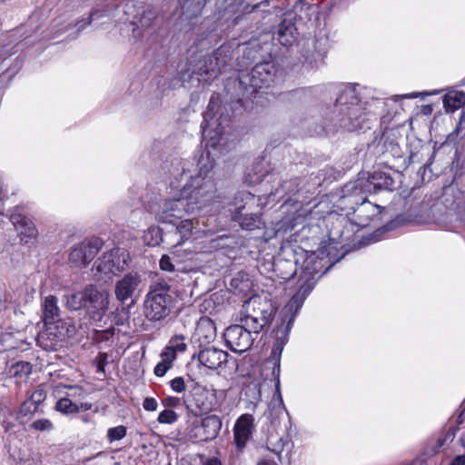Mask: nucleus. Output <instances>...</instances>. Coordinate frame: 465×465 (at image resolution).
<instances>
[{
	"label": "nucleus",
	"mask_w": 465,
	"mask_h": 465,
	"mask_svg": "<svg viewBox=\"0 0 465 465\" xmlns=\"http://www.w3.org/2000/svg\"><path fill=\"white\" fill-rule=\"evenodd\" d=\"M254 431V418L252 414H242L237 420L233 427V441L238 453L243 451L247 442Z\"/></svg>",
	"instance_id": "nucleus-14"
},
{
	"label": "nucleus",
	"mask_w": 465,
	"mask_h": 465,
	"mask_svg": "<svg viewBox=\"0 0 465 465\" xmlns=\"http://www.w3.org/2000/svg\"><path fill=\"white\" fill-rule=\"evenodd\" d=\"M203 465H222V463L218 459L212 458L206 460Z\"/></svg>",
	"instance_id": "nucleus-59"
},
{
	"label": "nucleus",
	"mask_w": 465,
	"mask_h": 465,
	"mask_svg": "<svg viewBox=\"0 0 465 465\" xmlns=\"http://www.w3.org/2000/svg\"><path fill=\"white\" fill-rule=\"evenodd\" d=\"M381 104L374 98L361 104L353 89H346L336 100L337 124L350 132L362 129L365 122L377 114L376 110Z\"/></svg>",
	"instance_id": "nucleus-2"
},
{
	"label": "nucleus",
	"mask_w": 465,
	"mask_h": 465,
	"mask_svg": "<svg viewBox=\"0 0 465 465\" xmlns=\"http://www.w3.org/2000/svg\"><path fill=\"white\" fill-rule=\"evenodd\" d=\"M70 391H71V392L67 393V395L65 397H68V398L74 397V398H75V397H80L83 394V389L81 387H77V386L70 387Z\"/></svg>",
	"instance_id": "nucleus-54"
},
{
	"label": "nucleus",
	"mask_w": 465,
	"mask_h": 465,
	"mask_svg": "<svg viewBox=\"0 0 465 465\" xmlns=\"http://www.w3.org/2000/svg\"><path fill=\"white\" fill-rule=\"evenodd\" d=\"M195 335L201 342L210 343L216 337L214 322L209 317H201L196 325Z\"/></svg>",
	"instance_id": "nucleus-24"
},
{
	"label": "nucleus",
	"mask_w": 465,
	"mask_h": 465,
	"mask_svg": "<svg viewBox=\"0 0 465 465\" xmlns=\"http://www.w3.org/2000/svg\"><path fill=\"white\" fill-rule=\"evenodd\" d=\"M55 410L64 414L77 413V404L74 403L70 398L64 397L55 403Z\"/></svg>",
	"instance_id": "nucleus-35"
},
{
	"label": "nucleus",
	"mask_w": 465,
	"mask_h": 465,
	"mask_svg": "<svg viewBox=\"0 0 465 465\" xmlns=\"http://www.w3.org/2000/svg\"><path fill=\"white\" fill-rule=\"evenodd\" d=\"M284 343H285V341H284L283 338H282V337L277 338V340L272 349L271 356L267 361V362H272L273 364L272 375L276 380V382H275L276 392L278 393V397L281 401H282V396L280 393V379H279V377H280V372H281V355H282V352L283 350Z\"/></svg>",
	"instance_id": "nucleus-22"
},
{
	"label": "nucleus",
	"mask_w": 465,
	"mask_h": 465,
	"mask_svg": "<svg viewBox=\"0 0 465 465\" xmlns=\"http://www.w3.org/2000/svg\"><path fill=\"white\" fill-rule=\"evenodd\" d=\"M443 105L447 113H453L465 105V91L450 90L443 97Z\"/></svg>",
	"instance_id": "nucleus-29"
},
{
	"label": "nucleus",
	"mask_w": 465,
	"mask_h": 465,
	"mask_svg": "<svg viewBox=\"0 0 465 465\" xmlns=\"http://www.w3.org/2000/svg\"><path fill=\"white\" fill-rule=\"evenodd\" d=\"M330 47V40L326 34L322 32L312 40L311 44L308 43V51L305 59L310 63H317L322 61L327 54Z\"/></svg>",
	"instance_id": "nucleus-19"
},
{
	"label": "nucleus",
	"mask_w": 465,
	"mask_h": 465,
	"mask_svg": "<svg viewBox=\"0 0 465 465\" xmlns=\"http://www.w3.org/2000/svg\"><path fill=\"white\" fill-rule=\"evenodd\" d=\"M37 408L38 407L28 399L20 406L19 414L22 416H27L34 413Z\"/></svg>",
	"instance_id": "nucleus-43"
},
{
	"label": "nucleus",
	"mask_w": 465,
	"mask_h": 465,
	"mask_svg": "<svg viewBox=\"0 0 465 465\" xmlns=\"http://www.w3.org/2000/svg\"><path fill=\"white\" fill-rule=\"evenodd\" d=\"M43 318L45 324H52L60 318V309L57 305V298L54 295H48L45 298L43 303Z\"/></svg>",
	"instance_id": "nucleus-25"
},
{
	"label": "nucleus",
	"mask_w": 465,
	"mask_h": 465,
	"mask_svg": "<svg viewBox=\"0 0 465 465\" xmlns=\"http://www.w3.org/2000/svg\"><path fill=\"white\" fill-rule=\"evenodd\" d=\"M379 175L382 182L374 183V188H377L378 190H391L393 179L389 175L384 174V177H382L381 174Z\"/></svg>",
	"instance_id": "nucleus-45"
},
{
	"label": "nucleus",
	"mask_w": 465,
	"mask_h": 465,
	"mask_svg": "<svg viewBox=\"0 0 465 465\" xmlns=\"http://www.w3.org/2000/svg\"><path fill=\"white\" fill-rule=\"evenodd\" d=\"M142 276L138 272H128L115 282L114 294L117 301L124 303L139 292L142 285Z\"/></svg>",
	"instance_id": "nucleus-13"
},
{
	"label": "nucleus",
	"mask_w": 465,
	"mask_h": 465,
	"mask_svg": "<svg viewBox=\"0 0 465 465\" xmlns=\"http://www.w3.org/2000/svg\"><path fill=\"white\" fill-rule=\"evenodd\" d=\"M199 223L200 221L198 219H184L183 217L180 219L174 224L176 226L175 233L180 237L176 245L183 243L185 241L189 240L193 233L199 232Z\"/></svg>",
	"instance_id": "nucleus-23"
},
{
	"label": "nucleus",
	"mask_w": 465,
	"mask_h": 465,
	"mask_svg": "<svg viewBox=\"0 0 465 465\" xmlns=\"http://www.w3.org/2000/svg\"><path fill=\"white\" fill-rule=\"evenodd\" d=\"M105 15H107L105 11L95 10L90 14V16L86 21L81 20L75 25V26H78V31H80V30L84 29L85 25H89L91 23V21L104 17Z\"/></svg>",
	"instance_id": "nucleus-42"
},
{
	"label": "nucleus",
	"mask_w": 465,
	"mask_h": 465,
	"mask_svg": "<svg viewBox=\"0 0 465 465\" xmlns=\"http://www.w3.org/2000/svg\"><path fill=\"white\" fill-rule=\"evenodd\" d=\"M257 205L255 196L248 192L238 193L233 202L234 209L232 211V218L237 222L243 230L252 231L261 227V217L252 212Z\"/></svg>",
	"instance_id": "nucleus-6"
},
{
	"label": "nucleus",
	"mask_w": 465,
	"mask_h": 465,
	"mask_svg": "<svg viewBox=\"0 0 465 465\" xmlns=\"http://www.w3.org/2000/svg\"><path fill=\"white\" fill-rule=\"evenodd\" d=\"M282 192H289L291 193L292 191L289 189V187H287V183H284L283 184L281 185V188H277L275 190V193H274V195H278V194H281L282 195Z\"/></svg>",
	"instance_id": "nucleus-56"
},
{
	"label": "nucleus",
	"mask_w": 465,
	"mask_h": 465,
	"mask_svg": "<svg viewBox=\"0 0 465 465\" xmlns=\"http://www.w3.org/2000/svg\"><path fill=\"white\" fill-rule=\"evenodd\" d=\"M10 221L17 231L22 242L28 244L35 238L36 229L32 221L24 214L15 212L10 215Z\"/></svg>",
	"instance_id": "nucleus-17"
},
{
	"label": "nucleus",
	"mask_w": 465,
	"mask_h": 465,
	"mask_svg": "<svg viewBox=\"0 0 465 465\" xmlns=\"http://www.w3.org/2000/svg\"><path fill=\"white\" fill-rule=\"evenodd\" d=\"M445 444H447V442L444 440L443 438H439L438 440H437V446H436V449L434 450L435 452L439 451V450L443 447Z\"/></svg>",
	"instance_id": "nucleus-61"
},
{
	"label": "nucleus",
	"mask_w": 465,
	"mask_h": 465,
	"mask_svg": "<svg viewBox=\"0 0 465 465\" xmlns=\"http://www.w3.org/2000/svg\"><path fill=\"white\" fill-rule=\"evenodd\" d=\"M162 403L165 407H176L180 403V399L177 397L168 396L162 401Z\"/></svg>",
	"instance_id": "nucleus-52"
},
{
	"label": "nucleus",
	"mask_w": 465,
	"mask_h": 465,
	"mask_svg": "<svg viewBox=\"0 0 465 465\" xmlns=\"http://www.w3.org/2000/svg\"><path fill=\"white\" fill-rule=\"evenodd\" d=\"M201 429L204 440H213L222 429V420L216 415H209L202 420Z\"/></svg>",
	"instance_id": "nucleus-27"
},
{
	"label": "nucleus",
	"mask_w": 465,
	"mask_h": 465,
	"mask_svg": "<svg viewBox=\"0 0 465 465\" xmlns=\"http://www.w3.org/2000/svg\"><path fill=\"white\" fill-rule=\"evenodd\" d=\"M46 391L42 388H37L30 396L29 400L37 407L45 400Z\"/></svg>",
	"instance_id": "nucleus-44"
},
{
	"label": "nucleus",
	"mask_w": 465,
	"mask_h": 465,
	"mask_svg": "<svg viewBox=\"0 0 465 465\" xmlns=\"http://www.w3.org/2000/svg\"><path fill=\"white\" fill-rule=\"evenodd\" d=\"M216 107V101L213 95L207 110L203 115V123L202 124L203 136L206 140V151L203 152L199 160L204 158V163H212L213 168L214 167V157L217 155L216 151L219 154L223 153V146L226 143L224 137V123L226 119L222 121L221 118H215L213 111Z\"/></svg>",
	"instance_id": "nucleus-4"
},
{
	"label": "nucleus",
	"mask_w": 465,
	"mask_h": 465,
	"mask_svg": "<svg viewBox=\"0 0 465 465\" xmlns=\"http://www.w3.org/2000/svg\"><path fill=\"white\" fill-rule=\"evenodd\" d=\"M94 276L97 281L106 282L112 279L117 272L114 270L112 263L108 258L100 257L94 263L93 268Z\"/></svg>",
	"instance_id": "nucleus-26"
},
{
	"label": "nucleus",
	"mask_w": 465,
	"mask_h": 465,
	"mask_svg": "<svg viewBox=\"0 0 465 465\" xmlns=\"http://www.w3.org/2000/svg\"><path fill=\"white\" fill-rule=\"evenodd\" d=\"M218 394L223 398L225 396L224 391H218L215 389H199L198 392L194 395V401L196 407L199 409V411L209 412L213 410L215 403L213 401V400L217 398Z\"/></svg>",
	"instance_id": "nucleus-21"
},
{
	"label": "nucleus",
	"mask_w": 465,
	"mask_h": 465,
	"mask_svg": "<svg viewBox=\"0 0 465 465\" xmlns=\"http://www.w3.org/2000/svg\"><path fill=\"white\" fill-rule=\"evenodd\" d=\"M126 435V428L123 425L110 428L107 430V438L110 441L120 440Z\"/></svg>",
	"instance_id": "nucleus-41"
},
{
	"label": "nucleus",
	"mask_w": 465,
	"mask_h": 465,
	"mask_svg": "<svg viewBox=\"0 0 465 465\" xmlns=\"http://www.w3.org/2000/svg\"><path fill=\"white\" fill-rule=\"evenodd\" d=\"M275 66L272 62H262L255 64L250 73L240 75V83L249 86L252 92L269 87L275 76Z\"/></svg>",
	"instance_id": "nucleus-9"
},
{
	"label": "nucleus",
	"mask_w": 465,
	"mask_h": 465,
	"mask_svg": "<svg viewBox=\"0 0 465 465\" xmlns=\"http://www.w3.org/2000/svg\"><path fill=\"white\" fill-rule=\"evenodd\" d=\"M172 390L177 393H182L185 391L184 380L182 377H176L170 381Z\"/></svg>",
	"instance_id": "nucleus-47"
},
{
	"label": "nucleus",
	"mask_w": 465,
	"mask_h": 465,
	"mask_svg": "<svg viewBox=\"0 0 465 465\" xmlns=\"http://www.w3.org/2000/svg\"><path fill=\"white\" fill-rule=\"evenodd\" d=\"M295 28L292 22L283 20L279 25L278 40L281 44L287 45L292 42Z\"/></svg>",
	"instance_id": "nucleus-34"
},
{
	"label": "nucleus",
	"mask_w": 465,
	"mask_h": 465,
	"mask_svg": "<svg viewBox=\"0 0 465 465\" xmlns=\"http://www.w3.org/2000/svg\"><path fill=\"white\" fill-rule=\"evenodd\" d=\"M29 427L38 431H50L54 429L52 421L48 419H39L34 420Z\"/></svg>",
	"instance_id": "nucleus-40"
},
{
	"label": "nucleus",
	"mask_w": 465,
	"mask_h": 465,
	"mask_svg": "<svg viewBox=\"0 0 465 465\" xmlns=\"http://www.w3.org/2000/svg\"><path fill=\"white\" fill-rule=\"evenodd\" d=\"M271 307L266 300H262L259 296H252L242 304L240 315L270 319L272 315Z\"/></svg>",
	"instance_id": "nucleus-18"
},
{
	"label": "nucleus",
	"mask_w": 465,
	"mask_h": 465,
	"mask_svg": "<svg viewBox=\"0 0 465 465\" xmlns=\"http://www.w3.org/2000/svg\"><path fill=\"white\" fill-rule=\"evenodd\" d=\"M172 364H169L161 360V361L158 362L154 367L153 372L156 376L163 377L167 372V371L172 368Z\"/></svg>",
	"instance_id": "nucleus-50"
},
{
	"label": "nucleus",
	"mask_w": 465,
	"mask_h": 465,
	"mask_svg": "<svg viewBox=\"0 0 465 465\" xmlns=\"http://www.w3.org/2000/svg\"><path fill=\"white\" fill-rule=\"evenodd\" d=\"M219 55L220 50H217L213 54L205 56L203 61H200L196 68L193 69V74L199 75V81L208 82L216 78L222 73Z\"/></svg>",
	"instance_id": "nucleus-15"
},
{
	"label": "nucleus",
	"mask_w": 465,
	"mask_h": 465,
	"mask_svg": "<svg viewBox=\"0 0 465 465\" xmlns=\"http://www.w3.org/2000/svg\"><path fill=\"white\" fill-rule=\"evenodd\" d=\"M341 196L338 200V207L346 213L354 214L357 207L366 200L361 181L350 182L341 190Z\"/></svg>",
	"instance_id": "nucleus-11"
},
{
	"label": "nucleus",
	"mask_w": 465,
	"mask_h": 465,
	"mask_svg": "<svg viewBox=\"0 0 465 465\" xmlns=\"http://www.w3.org/2000/svg\"><path fill=\"white\" fill-rule=\"evenodd\" d=\"M418 95L417 94L415 93H411V94H403L402 97L403 98H416Z\"/></svg>",
	"instance_id": "nucleus-62"
},
{
	"label": "nucleus",
	"mask_w": 465,
	"mask_h": 465,
	"mask_svg": "<svg viewBox=\"0 0 465 465\" xmlns=\"http://www.w3.org/2000/svg\"><path fill=\"white\" fill-rule=\"evenodd\" d=\"M102 247L98 238L84 240L76 244L69 254V261L75 267H84L89 264Z\"/></svg>",
	"instance_id": "nucleus-12"
},
{
	"label": "nucleus",
	"mask_w": 465,
	"mask_h": 465,
	"mask_svg": "<svg viewBox=\"0 0 465 465\" xmlns=\"http://www.w3.org/2000/svg\"><path fill=\"white\" fill-rule=\"evenodd\" d=\"M109 292L101 290L94 284L85 286L84 311L88 317L94 322H101L109 309Z\"/></svg>",
	"instance_id": "nucleus-8"
},
{
	"label": "nucleus",
	"mask_w": 465,
	"mask_h": 465,
	"mask_svg": "<svg viewBox=\"0 0 465 465\" xmlns=\"http://www.w3.org/2000/svg\"><path fill=\"white\" fill-rule=\"evenodd\" d=\"M124 17L119 18L124 22L129 21L135 27L134 33L140 29L149 28L156 18L154 10L143 3L133 0L126 1L123 5Z\"/></svg>",
	"instance_id": "nucleus-7"
},
{
	"label": "nucleus",
	"mask_w": 465,
	"mask_h": 465,
	"mask_svg": "<svg viewBox=\"0 0 465 465\" xmlns=\"http://www.w3.org/2000/svg\"><path fill=\"white\" fill-rule=\"evenodd\" d=\"M228 357V352L215 347L203 349L197 354L200 364L211 370L222 367L227 362Z\"/></svg>",
	"instance_id": "nucleus-16"
},
{
	"label": "nucleus",
	"mask_w": 465,
	"mask_h": 465,
	"mask_svg": "<svg viewBox=\"0 0 465 465\" xmlns=\"http://www.w3.org/2000/svg\"><path fill=\"white\" fill-rule=\"evenodd\" d=\"M223 337L226 346L232 351L239 354L250 350L257 338L241 323L226 328Z\"/></svg>",
	"instance_id": "nucleus-10"
},
{
	"label": "nucleus",
	"mask_w": 465,
	"mask_h": 465,
	"mask_svg": "<svg viewBox=\"0 0 465 465\" xmlns=\"http://www.w3.org/2000/svg\"><path fill=\"white\" fill-rule=\"evenodd\" d=\"M450 465H465V455L456 456Z\"/></svg>",
	"instance_id": "nucleus-55"
},
{
	"label": "nucleus",
	"mask_w": 465,
	"mask_h": 465,
	"mask_svg": "<svg viewBox=\"0 0 465 465\" xmlns=\"http://www.w3.org/2000/svg\"><path fill=\"white\" fill-rule=\"evenodd\" d=\"M64 306L71 311L84 310L85 303V287L77 292H74L63 296Z\"/></svg>",
	"instance_id": "nucleus-30"
},
{
	"label": "nucleus",
	"mask_w": 465,
	"mask_h": 465,
	"mask_svg": "<svg viewBox=\"0 0 465 465\" xmlns=\"http://www.w3.org/2000/svg\"><path fill=\"white\" fill-rule=\"evenodd\" d=\"M173 299L164 280L153 282L144 296L143 312L149 322H161L171 313Z\"/></svg>",
	"instance_id": "nucleus-5"
},
{
	"label": "nucleus",
	"mask_w": 465,
	"mask_h": 465,
	"mask_svg": "<svg viewBox=\"0 0 465 465\" xmlns=\"http://www.w3.org/2000/svg\"><path fill=\"white\" fill-rule=\"evenodd\" d=\"M283 0H264L254 5L246 4L242 8V13L244 15L252 14L256 11L263 13H272L271 10L265 9L267 6H271L272 9L279 8V4H283Z\"/></svg>",
	"instance_id": "nucleus-32"
},
{
	"label": "nucleus",
	"mask_w": 465,
	"mask_h": 465,
	"mask_svg": "<svg viewBox=\"0 0 465 465\" xmlns=\"http://www.w3.org/2000/svg\"><path fill=\"white\" fill-rule=\"evenodd\" d=\"M207 0H184L182 5L183 15L187 18L198 16Z\"/></svg>",
	"instance_id": "nucleus-33"
},
{
	"label": "nucleus",
	"mask_w": 465,
	"mask_h": 465,
	"mask_svg": "<svg viewBox=\"0 0 465 465\" xmlns=\"http://www.w3.org/2000/svg\"><path fill=\"white\" fill-rule=\"evenodd\" d=\"M95 362L97 365V371L99 372H104V368L108 363V354L105 352H99L95 358Z\"/></svg>",
	"instance_id": "nucleus-49"
},
{
	"label": "nucleus",
	"mask_w": 465,
	"mask_h": 465,
	"mask_svg": "<svg viewBox=\"0 0 465 465\" xmlns=\"http://www.w3.org/2000/svg\"><path fill=\"white\" fill-rule=\"evenodd\" d=\"M322 268V259L310 256L304 261L297 282V291L285 305L282 312L285 318H288V322L283 331L284 338L290 331L295 316L302 307L305 299L314 288L316 281L321 277L322 274L319 273Z\"/></svg>",
	"instance_id": "nucleus-3"
},
{
	"label": "nucleus",
	"mask_w": 465,
	"mask_h": 465,
	"mask_svg": "<svg viewBox=\"0 0 465 465\" xmlns=\"http://www.w3.org/2000/svg\"><path fill=\"white\" fill-rule=\"evenodd\" d=\"M178 419V415L175 411L170 409H165L161 411L158 415L157 420L163 424H173Z\"/></svg>",
	"instance_id": "nucleus-39"
},
{
	"label": "nucleus",
	"mask_w": 465,
	"mask_h": 465,
	"mask_svg": "<svg viewBox=\"0 0 465 465\" xmlns=\"http://www.w3.org/2000/svg\"><path fill=\"white\" fill-rule=\"evenodd\" d=\"M170 186L180 193V197L165 199L159 205L156 220L175 224L185 213L192 214L209 206L215 194L213 163L203 157L197 165L183 160L172 172Z\"/></svg>",
	"instance_id": "nucleus-1"
},
{
	"label": "nucleus",
	"mask_w": 465,
	"mask_h": 465,
	"mask_svg": "<svg viewBox=\"0 0 465 465\" xmlns=\"http://www.w3.org/2000/svg\"><path fill=\"white\" fill-rule=\"evenodd\" d=\"M380 213L381 206L373 204L366 199L361 206L357 207L352 219L358 226L366 227Z\"/></svg>",
	"instance_id": "nucleus-20"
},
{
	"label": "nucleus",
	"mask_w": 465,
	"mask_h": 465,
	"mask_svg": "<svg viewBox=\"0 0 465 465\" xmlns=\"http://www.w3.org/2000/svg\"><path fill=\"white\" fill-rule=\"evenodd\" d=\"M8 55V52L0 51V60L5 59Z\"/></svg>",
	"instance_id": "nucleus-64"
},
{
	"label": "nucleus",
	"mask_w": 465,
	"mask_h": 465,
	"mask_svg": "<svg viewBox=\"0 0 465 465\" xmlns=\"http://www.w3.org/2000/svg\"><path fill=\"white\" fill-rule=\"evenodd\" d=\"M143 407L145 411H153L157 410L158 403L154 398L147 397L143 402Z\"/></svg>",
	"instance_id": "nucleus-51"
},
{
	"label": "nucleus",
	"mask_w": 465,
	"mask_h": 465,
	"mask_svg": "<svg viewBox=\"0 0 465 465\" xmlns=\"http://www.w3.org/2000/svg\"><path fill=\"white\" fill-rule=\"evenodd\" d=\"M12 375L19 379H25L32 372V365L26 361H19L11 368Z\"/></svg>",
	"instance_id": "nucleus-36"
},
{
	"label": "nucleus",
	"mask_w": 465,
	"mask_h": 465,
	"mask_svg": "<svg viewBox=\"0 0 465 465\" xmlns=\"http://www.w3.org/2000/svg\"><path fill=\"white\" fill-rule=\"evenodd\" d=\"M104 258H108L114 270L117 272H122L128 267L129 253L124 249H114L103 254Z\"/></svg>",
	"instance_id": "nucleus-28"
},
{
	"label": "nucleus",
	"mask_w": 465,
	"mask_h": 465,
	"mask_svg": "<svg viewBox=\"0 0 465 465\" xmlns=\"http://www.w3.org/2000/svg\"><path fill=\"white\" fill-rule=\"evenodd\" d=\"M184 336L182 334L174 335L172 337L167 344L176 353L184 352L187 349V345L184 342Z\"/></svg>",
	"instance_id": "nucleus-37"
},
{
	"label": "nucleus",
	"mask_w": 465,
	"mask_h": 465,
	"mask_svg": "<svg viewBox=\"0 0 465 465\" xmlns=\"http://www.w3.org/2000/svg\"><path fill=\"white\" fill-rule=\"evenodd\" d=\"M270 319L264 317H253V316H244L240 315V323L244 325V327L252 333L258 337L259 333L263 330V328L268 324Z\"/></svg>",
	"instance_id": "nucleus-31"
},
{
	"label": "nucleus",
	"mask_w": 465,
	"mask_h": 465,
	"mask_svg": "<svg viewBox=\"0 0 465 465\" xmlns=\"http://www.w3.org/2000/svg\"><path fill=\"white\" fill-rule=\"evenodd\" d=\"M461 408H462V410H461V411L458 417V420H457L458 423H462L465 420V401H463Z\"/></svg>",
	"instance_id": "nucleus-57"
},
{
	"label": "nucleus",
	"mask_w": 465,
	"mask_h": 465,
	"mask_svg": "<svg viewBox=\"0 0 465 465\" xmlns=\"http://www.w3.org/2000/svg\"><path fill=\"white\" fill-rule=\"evenodd\" d=\"M455 434H456V429L453 427H450V428H449V430L446 431V433L444 434V436L442 438L444 439V440L447 443H450L455 438Z\"/></svg>",
	"instance_id": "nucleus-53"
},
{
	"label": "nucleus",
	"mask_w": 465,
	"mask_h": 465,
	"mask_svg": "<svg viewBox=\"0 0 465 465\" xmlns=\"http://www.w3.org/2000/svg\"><path fill=\"white\" fill-rule=\"evenodd\" d=\"M78 412L81 411H89L92 409V404L88 402H82L80 405H77Z\"/></svg>",
	"instance_id": "nucleus-58"
},
{
	"label": "nucleus",
	"mask_w": 465,
	"mask_h": 465,
	"mask_svg": "<svg viewBox=\"0 0 465 465\" xmlns=\"http://www.w3.org/2000/svg\"><path fill=\"white\" fill-rule=\"evenodd\" d=\"M257 465H277V464L272 460L263 459V460H260Z\"/></svg>",
	"instance_id": "nucleus-60"
},
{
	"label": "nucleus",
	"mask_w": 465,
	"mask_h": 465,
	"mask_svg": "<svg viewBox=\"0 0 465 465\" xmlns=\"http://www.w3.org/2000/svg\"><path fill=\"white\" fill-rule=\"evenodd\" d=\"M176 262V260L173 262L169 255L163 254L160 259L159 265L161 270L173 272L175 271H180V268L177 267Z\"/></svg>",
	"instance_id": "nucleus-38"
},
{
	"label": "nucleus",
	"mask_w": 465,
	"mask_h": 465,
	"mask_svg": "<svg viewBox=\"0 0 465 465\" xmlns=\"http://www.w3.org/2000/svg\"><path fill=\"white\" fill-rule=\"evenodd\" d=\"M176 352L172 350L169 346H166L161 353V360L173 365V361L176 358Z\"/></svg>",
	"instance_id": "nucleus-48"
},
{
	"label": "nucleus",
	"mask_w": 465,
	"mask_h": 465,
	"mask_svg": "<svg viewBox=\"0 0 465 465\" xmlns=\"http://www.w3.org/2000/svg\"><path fill=\"white\" fill-rule=\"evenodd\" d=\"M460 442L465 448V432L460 438Z\"/></svg>",
	"instance_id": "nucleus-63"
},
{
	"label": "nucleus",
	"mask_w": 465,
	"mask_h": 465,
	"mask_svg": "<svg viewBox=\"0 0 465 465\" xmlns=\"http://www.w3.org/2000/svg\"><path fill=\"white\" fill-rule=\"evenodd\" d=\"M463 132V128L461 126V123L460 122L453 132L448 134L446 143L449 144H455L459 141V137L460 134Z\"/></svg>",
	"instance_id": "nucleus-46"
}]
</instances>
